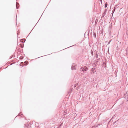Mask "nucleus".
Segmentation results:
<instances>
[{
    "label": "nucleus",
    "mask_w": 128,
    "mask_h": 128,
    "mask_svg": "<svg viewBox=\"0 0 128 128\" xmlns=\"http://www.w3.org/2000/svg\"><path fill=\"white\" fill-rule=\"evenodd\" d=\"M19 4L18 3L16 2V8L17 9L19 7Z\"/></svg>",
    "instance_id": "4"
},
{
    "label": "nucleus",
    "mask_w": 128,
    "mask_h": 128,
    "mask_svg": "<svg viewBox=\"0 0 128 128\" xmlns=\"http://www.w3.org/2000/svg\"><path fill=\"white\" fill-rule=\"evenodd\" d=\"M75 64H72V67L71 69L72 70L76 69Z\"/></svg>",
    "instance_id": "1"
},
{
    "label": "nucleus",
    "mask_w": 128,
    "mask_h": 128,
    "mask_svg": "<svg viewBox=\"0 0 128 128\" xmlns=\"http://www.w3.org/2000/svg\"><path fill=\"white\" fill-rule=\"evenodd\" d=\"M26 62H24V63L26 64Z\"/></svg>",
    "instance_id": "10"
},
{
    "label": "nucleus",
    "mask_w": 128,
    "mask_h": 128,
    "mask_svg": "<svg viewBox=\"0 0 128 128\" xmlns=\"http://www.w3.org/2000/svg\"><path fill=\"white\" fill-rule=\"evenodd\" d=\"M87 70L88 68L86 67H84V68H82L81 69V70L82 71H86Z\"/></svg>",
    "instance_id": "2"
},
{
    "label": "nucleus",
    "mask_w": 128,
    "mask_h": 128,
    "mask_svg": "<svg viewBox=\"0 0 128 128\" xmlns=\"http://www.w3.org/2000/svg\"><path fill=\"white\" fill-rule=\"evenodd\" d=\"M25 39H23L22 40H21V42H25Z\"/></svg>",
    "instance_id": "5"
},
{
    "label": "nucleus",
    "mask_w": 128,
    "mask_h": 128,
    "mask_svg": "<svg viewBox=\"0 0 128 128\" xmlns=\"http://www.w3.org/2000/svg\"><path fill=\"white\" fill-rule=\"evenodd\" d=\"M91 70V71H92L91 72H92V73L93 74H94V73L95 72H96V71L95 70V68H92V69Z\"/></svg>",
    "instance_id": "3"
},
{
    "label": "nucleus",
    "mask_w": 128,
    "mask_h": 128,
    "mask_svg": "<svg viewBox=\"0 0 128 128\" xmlns=\"http://www.w3.org/2000/svg\"><path fill=\"white\" fill-rule=\"evenodd\" d=\"M19 115H20V114H19Z\"/></svg>",
    "instance_id": "9"
},
{
    "label": "nucleus",
    "mask_w": 128,
    "mask_h": 128,
    "mask_svg": "<svg viewBox=\"0 0 128 128\" xmlns=\"http://www.w3.org/2000/svg\"><path fill=\"white\" fill-rule=\"evenodd\" d=\"M107 4H105V8H106L107 7Z\"/></svg>",
    "instance_id": "6"
},
{
    "label": "nucleus",
    "mask_w": 128,
    "mask_h": 128,
    "mask_svg": "<svg viewBox=\"0 0 128 128\" xmlns=\"http://www.w3.org/2000/svg\"><path fill=\"white\" fill-rule=\"evenodd\" d=\"M94 35L95 36V38H96V35L94 33Z\"/></svg>",
    "instance_id": "8"
},
{
    "label": "nucleus",
    "mask_w": 128,
    "mask_h": 128,
    "mask_svg": "<svg viewBox=\"0 0 128 128\" xmlns=\"http://www.w3.org/2000/svg\"><path fill=\"white\" fill-rule=\"evenodd\" d=\"M115 9H114V10H113L112 11V12H113V13H114V11H115Z\"/></svg>",
    "instance_id": "7"
}]
</instances>
